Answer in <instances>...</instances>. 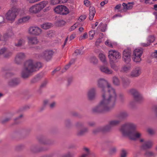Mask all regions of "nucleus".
Listing matches in <instances>:
<instances>
[{
	"label": "nucleus",
	"mask_w": 157,
	"mask_h": 157,
	"mask_svg": "<svg viewBox=\"0 0 157 157\" xmlns=\"http://www.w3.org/2000/svg\"><path fill=\"white\" fill-rule=\"evenodd\" d=\"M102 100L92 109L94 113H102L111 111L115 106L117 100L115 94L112 92L109 96L103 93Z\"/></svg>",
	"instance_id": "obj_1"
},
{
	"label": "nucleus",
	"mask_w": 157,
	"mask_h": 157,
	"mask_svg": "<svg viewBox=\"0 0 157 157\" xmlns=\"http://www.w3.org/2000/svg\"><path fill=\"white\" fill-rule=\"evenodd\" d=\"M136 127L133 123H127L122 126L120 130L123 135L128 136L131 140H136L142 135L141 132L136 130Z\"/></svg>",
	"instance_id": "obj_2"
},
{
	"label": "nucleus",
	"mask_w": 157,
	"mask_h": 157,
	"mask_svg": "<svg viewBox=\"0 0 157 157\" xmlns=\"http://www.w3.org/2000/svg\"><path fill=\"white\" fill-rule=\"evenodd\" d=\"M42 67L41 64L40 62H34L32 59L26 61L21 72V76L24 78H28L33 72L39 70Z\"/></svg>",
	"instance_id": "obj_3"
},
{
	"label": "nucleus",
	"mask_w": 157,
	"mask_h": 157,
	"mask_svg": "<svg viewBox=\"0 0 157 157\" xmlns=\"http://www.w3.org/2000/svg\"><path fill=\"white\" fill-rule=\"evenodd\" d=\"M98 86L101 89V96L103 93L107 94V96L113 92L117 97L115 90L111 86L108 82L103 79H100L98 81Z\"/></svg>",
	"instance_id": "obj_4"
},
{
	"label": "nucleus",
	"mask_w": 157,
	"mask_h": 157,
	"mask_svg": "<svg viewBox=\"0 0 157 157\" xmlns=\"http://www.w3.org/2000/svg\"><path fill=\"white\" fill-rule=\"evenodd\" d=\"M48 4V2L43 1L30 7L28 11L31 14H37L40 12Z\"/></svg>",
	"instance_id": "obj_5"
},
{
	"label": "nucleus",
	"mask_w": 157,
	"mask_h": 157,
	"mask_svg": "<svg viewBox=\"0 0 157 157\" xmlns=\"http://www.w3.org/2000/svg\"><path fill=\"white\" fill-rule=\"evenodd\" d=\"M129 93L132 95L134 98V100L131 101L130 103L132 105L134 104V101L138 103H141L144 101V98L142 95L136 89H132L129 91Z\"/></svg>",
	"instance_id": "obj_6"
},
{
	"label": "nucleus",
	"mask_w": 157,
	"mask_h": 157,
	"mask_svg": "<svg viewBox=\"0 0 157 157\" xmlns=\"http://www.w3.org/2000/svg\"><path fill=\"white\" fill-rule=\"evenodd\" d=\"M108 56L109 62L112 63L117 62L118 60L121 57V54L115 50H109L108 52Z\"/></svg>",
	"instance_id": "obj_7"
},
{
	"label": "nucleus",
	"mask_w": 157,
	"mask_h": 157,
	"mask_svg": "<svg viewBox=\"0 0 157 157\" xmlns=\"http://www.w3.org/2000/svg\"><path fill=\"white\" fill-rule=\"evenodd\" d=\"M18 9L13 7L10 10L6 15V18L8 20L13 21L18 14Z\"/></svg>",
	"instance_id": "obj_8"
},
{
	"label": "nucleus",
	"mask_w": 157,
	"mask_h": 157,
	"mask_svg": "<svg viewBox=\"0 0 157 157\" xmlns=\"http://www.w3.org/2000/svg\"><path fill=\"white\" fill-rule=\"evenodd\" d=\"M143 53L142 48H137L135 49L133 53L132 59L136 62H139L141 60V57Z\"/></svg>",
	"instance_id": "obj_9"
},
{
	"label": "nucleus",
	"mask_w": 157,
	"mask_h": 157,
	"mask_svg": "<svg viewBox=\"0 0 157 157\" xmlns=\"http://www.w3.org/2000/svg\"><path fill=\"white\" fill-rule=\"evenodd\" d=\"M140 142H143L141 146V148L144 150L150 149L152 148L154 145L153 142L151 140H144L143 139L140 140Z\"/></svg>",
	"instance_id": "obj_10"
},
{
	"label": "nucleus",
	"mask_w": 157,
	"mask_h": 157,
	"mask_svg": "<svg viewBox=\"0 0 157 157\" xmlns=\"http://www.w3.org/2000/svg\"><path fill=\"white\" fill-rule=\"evenodd\" d=\"M55 12L57 13L62 15H66L69 13L68 9L65 6L59 5L54 9Z\"/></svg>",
	"instance_id": "obj_11"
},
{
	"label": "nucleus",
	"mask_w": 157,
	"mask_h": 157,
	"mask_svg": "<svg viewBox=\"0 0 157 157\" xmlns=\"http://www.w3.org/2000/svg\"><path fill=\"white\" fill-rule=\"evenodd\" d=\"M112 128L109 123L108 124L105 126L99 127L96 128L93 131V132L94 134H96L100 132H109L111 130Z\"/></svg>",
	"instance_id": "obj_12"
},
{
	"label": "nucleus",
	"mask_w": 157,
	"mask_h": 157,
	"mask_svg": "<svg viewBox=\"0 0 157 157\" xmlns=\"http://www.w3.org/2000/svg\"><path fill=\"white\" fill-rule=\"evenodd\" d=\"M41 32V29L36 26L30 27L29 29V33L32 35L39 36Z\"/></svg>",
	"instance_id": "obj_13"
},
{
	"label": "nucleus",
	"mask_w": 157,
	"mask_h": 157,
	"mask_svg": "<svg viewBox=\"0 0 157 157\" xmlns=\"http://www.w3.org/2000/svg\"><path fill=\"white\" fill-rule=\"evenodd\" d=\"M96 89L95 88H92L89 89L87 93L88 99L90 101L94 100L96 97Z\"/></svg>",
	"instance_id": "obj_14"
},
{
	"label": "nucleus",
	"mask_w": 157,
	"mask_h": 157,
	"mask_svg": "<svg viewBox=\"0 0 157 157\" xmlns=\"http://www.w3.org/2000/svg\"><path fill=\"white\" fill-rule=\"evenodd\" d=\"M131 55V51L130 50L127 49L123 51V58L125 63H128L130 61Z\"/></svg>",
	"instance_id": "obj_15"
},
{
	"label": "nucleus",
	"mask_w": 157,
	"mask_h": 157,
	"mask_svg": "<svg viewBox=\"0 0 157 157\" xmlns=\"http://www.w3.org/2000/svg\"><path fill=\"white\" fill-rule=\"evenodd\" d=\"M53 52L52 50H46L41 54V56L48 61L52 58Z\"/></svg>",
	"instance_id": "obj_16"
},
{
	"label": "nucleus",
	"mask_w": 157,
	"mask_h": 157,
	"mask_svg": "<svg viewBox=\"0 0 157 157\" xmlns=\"http://www.w3.org/2000/svg\"><path fill=\"white\" fill-rule=\"evenodd\" d=\"M25 55L24 53L23 52L18 53L15 57V62L17 64L20 63L21 61L25 58Z\"/></svg>",
	"instance_id": "obj_17"
},
{
	"label": "nucleus",
	"mask_w": 157,
	"mask_h": 157,
	"mask_svg": "<svg viewBox=\"0 0 157 157\" xmlns=\"http://www.w3.org/2000/svg\"><path fill=\"white\" fill-rule=\"evenodd\" d=\"M141 73V69L140 67H137L134 69L131 73L132 77H137L139 76Z\"/></svg>",
	"instance_id": "obj_18"
},
{
	"label": "nucleus",
	"mask_w": 157,
	"mask_h": 157,
	"mask_svg": "<svg viewBox=\"0 0 157 157\" xmlns=\"http://www.w3.org/2000/svg\"><path fill=\"white\" fill-rule=\"evenodd\" d=\"M101 71L107 74H112L113 71L110 69L108 67L105 65L101 66L99 67Z\"/></svg>",
	"instance_id": "obj_19"
},
{
	"label": "nucleus",
	"mask_w": 157,
	"mask_h": 157,
	"mask_svg": "<svg viewBox=\"0 0 157 157\" xmlns=\"http://www.w3.org/2000/svg\"><path fill=\"white\" fill-rule=\"evenodd\" d=\"M29 44L32 45H35L38 44L39 40L36 37L29 36L27 37Z\"/></svg>",
	"instance_id": "obj_20"
},
{
	"label": "nucleus",
	"mask_w": 157,
	"mask_h": 157,
	"mask_svg": "<svg viewBox=\"0 0 157 157\" xmlns=\"http://www.w3.org/2000/svg\"><path fill=\"white\" fill-rule=\"evenodd\" d=\"M128 115L127 112L122 111L117 114L116 116L121 121L122 120L127 117Z\"/></svg>",
	"instance_id": "obj_21"
},
{
	"label": "nucleus",
	"mask_w": 157,
	"mask_h": 157,
	"mask_svg": "<svg viewBox=\"0 0 157 157\" xmlns=\"http://www.w3.org/2000/svg\"><path fill=\"white\" fill-rule=\"evenodd\" d=\"M21 82L19 78H14L11 80L9 82V85L11 86H14L19 84Z\"/></svg>",
	"instance_id": "obj_22"
},
{
	"label": "nucleus",
	"mask_w": 157,
	"mask_h": 157,
	"mask_svg": "<svg viewBox=\"0 0 157 157\" xmlns=\"http://www.w3.org/2000/svg\"><path fill=\"white\" fill-rule=\"evenodd\" d=\"M89 19L92 20L93 19L95 14L96 11L95 8L94 7H90L89 9Z\"/></svg>",
	"instance_id": "obj_23"
},
{
	"label": "nucleus",
	"mask_w": 157,
	"mask_h": 157,
	"mask_svg": "<svg viewBox=\"0 0 157 157\" xmlns=\"http://www.w3.org/2000/svg\"><path fill=\"white\" fill-rule=\"evenodd\" d=\"M46 149L42 148L40 149L37 145H34L31 146L30 147V150L33 152H35L37 151H42L46 150Z\"/></svg>",
	"instance_id": "obj_24"
},
{
	"label": "nucleus",
	"mask_w": 157,
	"mask_h": 157,
	"mask_svg": "<svg viewBox=\"0 0 157 157\" xmlns=\"http://www.w3.org/2000/svg\"><path fill=\"white\" fill-rule=\"evenodd\" d=\"M30 18L29 16L24 17L18 19L17 21L18 24H23L28 21Z\"/></svg>",
	"instance_id": "obj_25"
},
{
	"label": "nucleus",
	"mask_w": 157,
	"mask_h": 157,
	"mask_svg": "<svg viewBox=\"0 0 157 157\" xmlns=\"http://www.w3.org/2000/svg\"><path fill=\"white\" fill-rule=\"evenodd\" d=\"M133 5V2H128V4L124 3L122 4V6L123 7L124 9L129 10L132 8Z\"/></svg>",
	"instance_id": "obj_26"
},
{
	"label": "nucleus",
	"mask_w": 157,
	"mask_h": 157,
	"mask_svg": "<svg viewBox=\"0 0 157 157\" xmlns=\"http://www.w3.org/2000/svg\"><path fill=\"white\" fill-rule=\"evenodd\" d=\"M88 131V129L87 128H84L82 129L79 130L77 132L78 136H82L84 135Z\"/></svg>",
	"instance_id": "obj_27"
},
{
	"label": "nucleus",
	"mask_w": 157,
	"mask_h": 157,
	"mask_svg": "<svg viewBox=\"0 0 157 157\" xmlns=\"http://www.w3.org/2000/svg\"><path fill=\"white\" fill-rule=\"evenodd\" d=\"M121 122V121L119 119L114 120L110 121L109 122V124H110V125L113 127V126L118 125L120 124Z\"/></svg>",
	"instance_id": "obj_28"
},
{
	"label": "nucleus",
	"mask_w": 157,
	"mask_h": 157,
	"mask_svg": "<svg viewBox=\"0 0 157 157\" xmlns=\"http://www.w3.org/2000/svg\"><path fill=\"white\" fill-rule=\"evenodd\" d=\"M25 43V40L23 38H21L19 40L17 43H15V45L17 47H21Z\"/></svg>",
	"instance_id": "obj_29"
},
{
	"label": "nucleus",
	"mask_w": 157,
	"mask_h": 157,
	"mask_svg": "<svg viewBox=\"0 0 157 157\" xmlns=\"http://www.w3.org/2000/svg\"><path fill=\"white\" fill-rule=\"evenodd\" d=\"M144 155L146 157H155V154L153 151H147L145 152Z\"/></svg>",
	"instance_id": "obj_30"
},
{
	"label": "nucleus",
	"mask_w": 157,
	"mask_h": 157,
	"mask_svg": "<svg viewBox=\"0 0 157 157\" xmlns=\"http://www.w3.org/2000/svg\"><path fill=\"white\" fill-rule=\"evenodd\" d=\"M40 144H52L51 142L49 140L45 139H40L39 140Z\"/></svg>",
	"instance_id": "obj_31"
},
{
	"label": "nucleus",
	"mask_w": 157,
	"mask_h": 157,
	"mask_svg": "<svg viewBox=\"0 0 157 157\" xmlns=\"http://www.w3.org/2000/svg\"><path fill=\"white\" fill-rule=\"evenodd\" d=\"M100 60L103 63H105L106 62V59L105 55L102 53H100L98 56Z\"/></svg>",
	"instance_id": "obj_32"
},
{
	"label": "nucleus",
	"mask_w": 157,
	"mask_h": 157,
	"mask_svg": "<svg viewBox=\"0 0 157 157\" xmlns=\"http://www.w3.org/2000/svg\"><path fill=\"white\" fill-rule=\"evenodd\" d=\"M122 81L123 86L124 87L128 86L130 83V81L127 78H123L122 79Z\"/></svg>",
	"instance_id": "obj_33"
},
{
	"label": "nucleus",
	"mask_w": 157,
	"mask_h": 157,
	"mask_svg": "<svg viewBox=\"0 0 157 157\" xmlns=\"http://www.w3.org/2000/svg\"><path fill=\"white\" fill-rule=\"evenodd\" d=\"M14 35V33L11 29H8L5 34V36L7 37H10Z\"/></svg>",
	"instance_id": "obj_34"
},
{
	"label": "nucleus",
	"mask_w": 157,
	"mask_h": 157,
	"mask_svg": "<svg viewBox=\"0 0 157 157\" xmlns=\"http://www.w3.org/2000/svg\"><path fill=\"white\" fill-rule=\"evenodd\" d=\"M83 149L86 153L82 154L80 157H87L90 154L89 149L86 147H84Z\"/></svg>",
	"instance_id": "obj_35"
},
{
	"label": "nucleus",
	"mask_w": 157,
	"mask_h": 157,
	"mask_svg": "<svg viewBox=\"0 0 157 157\" xmlns=\"http://www.w3.org/2000/svg\"><path fill=\"white\" fill-rule=\"evenodd\" d=\"M50 102V100L48 99H45L43 101V106L40 108V110L41 111L43 110L45 107L49 105V103Z\"/></svg>",
	"instance_id": "obj_36"
},
{
	"label": "nucleus",
	"mask_w": 157,
	"mask_h": 157,
	"mask_svg": "<svg viewBox=\"0 0 157 157\" xmlns=\"http://www.w3.org/2000/svg\"><path fill=\"white\" fill-rule=\"evenodd\" d=\"M52 26V25L51 23H46L41 25V27L43 29H46L50 28Z\"/></svg>",
	"instance_id": "obj_37"
},
{
	"label": "nucleus",
	"mask_w": 157,
	"mask_h": 157,
	"mask_svg": "<svg viewBox=\"0 0 157 157\" xmlns=\"http://www.w3.org/2000/svg\"><path fill=\"white\" fill-rule=\"evenodd\" d=\"M155 40V37L154 36H150L147 39V40L149 43H150V44L151 43H153Z\"/></svg>",
	"instance_id": "obj_38"
},
{
	"label": "nucleus",
	"mask_w": 157,
	"mask_h": 157,
	"mask_svg": "<svg viewBox=\"0 0 157 157\" xmlns=\"http://www.w3.org/2000/svg\"><path fill=\"white\" fill-rule=\"evenodd\" d=\"M74 155L70 152H68L61 155L60 157H73Z\"/></svg>",
	"instance_id": "obj_39"
},
{
	"label": "nucleus",
	"mask_w": 157,
	"mask_h": 157,
	"mask_svg": "<svg viewBox=\"0 0 157 157\" xmlns=\"http://www.w3.org/2000/svg\"><path fill=\"white\" fill-rule=\"evenodd\" d=\"M99 27H100L101 28V31L102 32H104L105 31L106 29V24H103V23H101Z\"/></svg>",
	"instance_id": "obj_40"
},
{
	"label": "nucleus",
	"mask_w": 157,
	"mask_h": 157,
	"mask_svg": "<svg viewBox=\"0 0 157 157\" xmlns=\"http://www.w3.org/2000/svg\"><path fill=\"white\" fill-rule=\"evenodd\" d=\"M113 82L114 84L116 85H119L120 84V82L119 79L116 77H113Z\"/></svg>",
	"instance_id": "obj_41"
},
{
	"label": "nucleus",
	"mask_w": 157,
	"mask_h": 157,
	"mask_svg": "<svg viewBox=\"0 0 157 157\" xmlns=\"http://www.w3.org/2000/svg\"><path fill=\"white\" fill-rule=\"evenodd\" d=\"M115 63V62H113V63H112L111 62H110L111 67L115 71H117L118 70V67L115 64H114Z\"/></svg>",
	"instance_id": "obj_42"
},
{
	"label": "nucleus",
	"mask_w": 157,
	"mask_h": 157,
	"mask_svg": "<svg viewBox=\"0 0 157 157\" xmlns=\"http://www.w3.org/2000/svg\"><path fill=\"white\" fill-rule=\"evenodd\" d=\"M95 31L92 30L89 32V35L90 36L89 39L91 40L93 38L94 35L95 34Z\"/></svg>",
	"instance_id": "obj_43"
},
{
	"label": "nucleus",
	"mask_w": 157,
	"mask_h": 157,
	"mask_svg": "<svg viewBox=\"0 0 157 157\" xmlns=\"http://www.w3.org/2000/svg\"><path fill=\"white\" fill-rule=\"evenodd\" d=\"M90 62L93 64H95L97 63L98 60L96 57L93 56L91 58Z\"/></svg>",
	"instance_id": "obj_44"
},
{
	"label": "nucleus",
	"mask_w": 157,
	"mask_h": 157,
	"mask_svg": "<svg viewBox=\"0 0 157 157\" xmlns=\"http://www.w3.org/2000/svg\"><path fill=\"white\" fill-rule=\"evenodd\" d=\"M74 62L75 60H72L70 61L68 64H67L65 66V69L66 70L70 68L71 65L74 63Z\"/></svg>",
	"instance_id": "obj_45"
},
{
	"label": "nucleus",
	"mask_w": 157,
	"mask_h": 157,
	"mask_svg": "<svg viewBox=\"0 0 157 157\" xmlns=\"http://www.w3.org/2000/svg\"><path fill=\"white\" fill-rule=\"evenodd\" d=\"M131 67L130 66H125L122 68L121 71L123 72H127L128 71L130 70Z\"/></svg>",
	"instance_id": "obj_46"
},
{
	"label": "nucleus",
	"mask_w": 157,
	"mask_h": 157,
	"mask_svg": "<svg viewBox=\"0 0 157 157\" xmlns=\"http://www.w3.org/2000/svg\"><path fill=\"white\" fill-rule=\"evenodd\" d=\"M50 3L52 5L60 4L59 0H50Z\"/></svg>",
	"instance_id": "obj_47"
},
{
	"label": "nucleus",
	"mask_w": 157,
	"mask_h": 157,
	"mask_svg": "<svg viewBox=\"0 0 157 157\" xmlns=\"http://www.w3.org/2000/svg\"><path fill=\"white\" fill-rule=\"evenodd\" d=\"M56 105V102L55 101H53L49 105V107L50 109H54Z\"/></svg>",
	"instance_id": "obj_48"
},
{
	"label": "nucleus",
	"mask_w": 157,
	"mask_h": 157,
	"mask_svg": "<svg viewBox=\"0 0 157 157\" xmlns=\"http://www.w3.org/2000/svg\"><path fill=\"white\" fill-rule=\"evenodd\" d=\"M64 124L66 127H69L71 124V122L70 120L67 119L65 121Z\"/></svg>",
	"instance_id": "obj_49"
},
{
	"label": "nucleus",
	"mask_w": 157,
	"mask_h": 157,
	"mask_svg": "<svg viewBox=\"0 0 157 157\" xmlns=\"http://www.w3.org/2000/svg\"><path fill=\"white\" fill-rule=\"evenodd\" d=\"M11 119V117H7L5 118L4 119L1 121V122L2 123H6L9 121Z\"/></svg>",
	"instance_id": "obj_50"
},
{
	"label": "nucleus",
	"mask_w": 157,
	"mask_h": 157,
	"mask_svg": "<svg viewBox=\"0 0 157 157\" xmlns=\"http://www.w3.org/2000/svg\"><path fill=\"white\" fill-rule=\"evenodd\" d=\"M12 52H7L4 55V57L6 58H8L12 56Z\"/></svg>",
	"instance_id": "obj_51"
},
{
	"label": "nucleus",
	"mask_w": 157,
	"mask_h": 157,
	"mask_svg": "<svg viewBox=\"0 0 157 157\" xmlns=\"http://www.w3.org/2000/svg\"><path fill=\"white\" fill-rule=\"evenodd\" d=\"M83 51L79 49H77L75 52V54L76 56L82 54L83 53Z\"/></svg>",
	"instance_id": "obj_52"
},
{
	"label": "nucleus",
	"mask_w": 157,
	"mask_h": 157,
	"mask_svg": "<svg viewBox=\"0 0 157 157\" xmlns=\"http://www.w3.org/2000/svg\"><path fill=\"white\" fill-rule=\"evenodd\" d=\"M105 44L106 45L110 47H113V45L112 44V43L108 40H107L105 42Z\"/></svg>",
	"instance_id": "obj_53"
},
{
	"label": "nucleus",
	"mask_w": 157,
	"mask_h": 157,
	"mask_svg": "<svg viewBox=\"0 0 157 157\" xmlns=\"http://www.w3.org/2000/svg\"><path fill=\"white\" fill-rule=\"evenodd\" d=\"M87 33H85L83 36H81L79 38V40H81L83 39H85L87 37Z\"/></svg>",
	"instance_id": "obj_54"
},
{
	"label": "nucleus",
	"mask_w": 157,
	"mask_h": 157,
	"mask_svg": "<svg viewBox=\"0 0 157 157\" xmlns=\"http://www.w3.org/2000/svg\"><path fill=\"white\" fill-rule=\"evenodd\" d=\"M116 151V149L115 147H112L109 150V153L111 154H113L115 153Z\"/></svg>",
	"instance_id": "obj_55"
},
{
	"label": "nucleus",
	"mask_w": 157,
	"mask_h": 157,
	"mask_svg": "<svg viewBox=\"0 0 157 157\" xmlns=\"http://www.w3.org/2000/svg\"><path fill=\"white\" fill-rule=\"evenodd\" d=\"M54 33L52 31H50L48 32L46 34V36L47 37H51L53 36Z\"/></svg>",
	"instance_id": "obj_56"
},
{
	"label": "nucleus",
	"mask_w": 157,
	"mask_h": 157,
	"mask_svg": "<svg viewBox=\"0 0 157 157\" xmlns=\"http://www.w3.org/2000/svg\"><path fill=\"white\" fill-rule=\"evenodd\" d=\"M127 155V153L126 151L124 150H122L121 155V157H126Z\"/></svg>",
	"instance_id": "obj_57"
},
{
	"label": "nucleus",
	"mask_w": 157,
	"mask_h": 157,
	"mask_svg": "<svg viewBox=\"0 0 157 157\" xmlns=\"http://www.w3.org/2000/svg\"><path fill=\"white\" fill-rule=\"evenodd\" d=\"M65 24V21L63 20H60L58 22V25L59 26H63Z\"/></svg>",
	"instance_id": "obj_58"
},
{
	"label": "nucleus",
	"mask_w": 157,
	"mask_h": 157,
	"mask_svg": "<svg viewBox=\"0 0 157 157\" xmlns=\"http://www.w3.org/2000/svg\"><path fill=\"white\" fill-rule=\"evenodd\" d=\"M78 26V24L77 23L75 24L73 26H72L71 28L69 30L70 31H71L75 29Z\"/></svg>",
	"instance_id": "obj_59"
},
{
	"label": "nucleus",
	"mask_w": 157,
	"mask_h": 157,
	"mask_svg": "<svg viewBox=\"0 0 157 157\" xmlns=\"http://www.w3.org/2000/svg\"><path fill=\"white\" fill-rule=\"evenodd\" d=\"M86 18V15H81L79 17L78 20L80 21H81L84 20Z\"/></svg>",
	"instance_id": "obj_60"
},
{
	"label": "nucleus",
	"mask_w": 157,
	"mask_h": 157,
	"mask_svg": "<svg viewBox=\"0 0 157 157\" xmlns=\"http://www.w3.org/2000/svg\"><path fill=\"white\" fill-rule=\"evenodd\" d=\"M76 126L77 128H79L82 127L83 126V124L81 122H78L76 123Z\"/></svg>",
	"instance_id": "obj_61"
},
{
	"label": "nucleus",
	"mask_w": 157,
	"mask_h": 157,
	"mask_svg": "<svg viewBox=\"0 0 157 157\" xmlns=\"http://www.w3.org/2000/svg\"><path fill=\"white\" fill-rule=\"evenodd\" d=\"M84 5L87 6H90V2L88 0H84Z\"/></svg>",
	"instance_id": "obj_62"
},
{
	"label": "nucleus",
	"mask_w": 157,
	"mask_h": 157,
	"mask_svg": "<svg viewBox=\"0 0 157 157\" xmlns=\"http://www.w3.org/2000/svg\"><path fill=\"white\" fill-rule=\"evenodd\" d=\"M150 45V43L147 42V43H140V45L142 47H147Z\"/></svg>",
	"instance_id": "obj_63"
},
{
	"label": "nucleus",
	"mask_w": 157,
	"mask_h": 157,
	"mask_svg": "<svg viewBox=\"0 0 157 157\" xmlns=\"http://www.w3.org/2000/svg\"><path fill=\"white\" fill-rule=\"evenodd\" d=\"M148 132L150 134H153L155 133V131L154 130L151 129L149 128L147 130Z\"/></svg>",
	"instance_id": "obj_64"
}]
</instances>
